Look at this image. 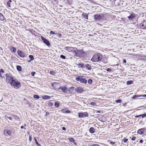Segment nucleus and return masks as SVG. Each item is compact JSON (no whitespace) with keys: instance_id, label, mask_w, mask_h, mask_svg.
I'll return each mask as SVG.
<instances>
[{"instance_id":"f257e3e1","label":"nucleus","mask_w":146,"mask_h":146,"mask_svg":"<svg viewBox=\"0 0 146 146\" xmlns=\"http://www.w3.org/2000/svg\"><path fill=\"white\" fill-rule=\"evenodd\" d=\"M102 56L101 54L98 53L95 54L91 59V60L94 62H99L102 59Z\"/></svg>"},{"instance_id":"f03ea898","label":"nucleus","mask_w":146,"mask_h":146,"mask_svg":"<svg viewBox=\"0 0 146 146\" xmlns=\"http://www.w3.org/2000/svg\"><path fill=\"white\" fill-rule=\"evenodd\" d=\"M11 84L12 86L16 89L19 88L21 86L20 82L16 79L14 80L11 83Z\"/></svg>"},{"instance_id":"7ed1b4c3","label":"nucleus","mask_w":146,"mask_h":146,"mask_svg":"<svg viewBox=\"0 0 146 146\" xmlns=\"http://www.w3.org/2000/svg\"><path fill=\"white\" fill-rule=\"evenodd\" d=\"M76 80L79 81L80 83L82 84H86L87 83V80L86 79V78L84 76H79L76 78Z\"/></svg>"},{"instance_id":"20e7f679","label":"nucleus","mask_w":146,"mask_h":146,"mask_svg":"<svg viewBox=\"0 0 146 146\" xmlns=\"http://www.w3.org/2000/svg\"><path fill=\"white\" fill-rule=\"evenodd\" d=\"M105 17V15L102 14H96L94 16V19L96 21L99 22Z\"/></svg>"},{"instance_id":"39448f33","label":"nucleus","mask_w":146,"mask_h":146,"mask_svg":"<svg viewBox=\"0 0 146 146\" xmlns=\"http://www.w3.org/2000/svg\"><path fill=\"white\" fill-rule=\"evenodd\" d=\"M8 74H7V75ZM6 80L8 82L11 84V83L14 80L13 77L11 76H9V75H7L6 76Z\"/></svg>"},{"instance_id":"423d86ee","label":"nucleus","mask_w":146,"mask_h":146,"mask_svg":"<svg viewBox=\"0 0 146 146\" xmlns=\"http://www.w3.org/2000/svg\"><path fill=\"white\" fill-rule=\"evenodd\" d=\"M78 117L80 118H82L84 116L86 117L88 116V113L87 112L79 113L78 114Z\"/></svg>"},{"instance_id":"0eeeda50","label":"nucleus","mask_w":146,"mask_h":146,"mask_svg":"<svg viewBox=\"0 0 146 146\" xmlns=\"http://www.w3.org/2000/svg\"><path fill=\"white\" fill-rule=\"evenodd\" d=\"M17 54L21 57H24L25 56V54L20 50H18Z\"/></svg>"},{"instance_id":"6e6552de","label":"nucleus","mask_w":146,"mask_h":146,"mask_svg":"<svg viewBox=\"0 0 146 146\" xmlns=\"http://www.w3.org/2000/svg\"><path fill=\"white\" fill-rule=\"evenodd\" d=\"M41 38H42V39L43 41V42L47 46H48L50 45V42L48 40H47L45 38L42 36L41 37Z\"/></svg>"},{"instance_id":"1a4fd4ad","label":"nucleus","mask_w":146,"mask_h":146,"mask_svg":"<svg viewBox=\"0 0 146 146\" xmlns=\"http://www.w3.org/2000/svg\"><path fill=\"white\" fill-rule=\"evenodd\" d=\"M145 130V128L140 129L138 130L137 133L139 134L142 135L143 133Z\"/></svg>"},{"instance_id":"9d476101","label":"nucleus","mask_w":146,"mask_h":146,"mask_svg":"<svg viewBox=\"0 0 146 146\" xmlns=\"http://www.w3.org/2000/svg\"><path fill=\"white\" fill-rule=\"evenodd\" d=\"M76 91L77 92L81 93L83 92V90L82 88H77L75 89Z\"/></svg>"},{"instance_id":"9b49d317","label":"nucleus","mask_w":146,"mask_h":146,"mask_svg":"<svg viewBox=\"0 0 146 146\" xmlns=\"http://www.w3.org/2000/svg\"><path fill=\"white\" fill-rule=\"evenodd\" d=\"M61 89L63 92H66L68 91V89L65 87L62 86L59 88Z\"/></svg>"},{"instance_id":"f8f14e48","label":"nucleus","mask_w":146,"mask_h":146,"mask_svg":"<svg viewBox=\"0 0 146 146\" xmlns=\"http://www.w3.org/2000/svg\"><path fill=\"white\" fill-rule=\"evenodd\" d=\"M141 28L142 29H146V23L142 22L141 24Z\"/></svg>"},{"instance_id":"ddd939ff","label":"nucleus","mask_w":146,"mask_h":146,"mask_svg":"<svg viewBox=\"0 0 146 146\" xmlns=\"http://www.w3.org/2000/svg\"><path fill=\"white\" fill-rule=\"evenodd\" d=\"M80 51L78 50H77L76 49V50L73 52V54L75 56H79V52Z\"/></svg>"},{"instance_id":"4468645a","label":"nucleus","mask_w":146,"mask_h":146,"mask_svg":"<svg viewBox=\"0 0 146 146\" xmlns=\"http://www.w3.org/2000/svg\"><path fill=\"white\" fill-rule=\"evenodd\" d=\"M4 133L5 135H11V133L10 130H7L6 131H4Z\"/></svg>"},{"instance_id":"2eb2a0df","label":"nucleus","mask_w":146,"mask_h":146,"mask_svg":"<svg viewBox=\"0 0 146 146\" xmlns=\"http://www.w3.org/2000/svg\"><path fill=\"white\" fill-rule=\"evenodd\" d=\"M10 49L12 52L14 53L16 52V49L15 47L11 46L10 47Z\"/></svg>"},{"instance_id":"dca6fc26","label":"nucleus","mask_w":146,"mask_h":146,"mask_svg":"<svg viewBox=\"0 0 146 146\" xmlns=\"http://www.w3.org/2000/svg\"><path fill=\"white\" fill-rule=\"evenodd\" d=\"M89 131L91 133H94L95 132V130L93 127H91L89 129Z\"/></svg>"},{"instance_id":"f3484780","label":"nucleus","mask_w":146,"mask_h":146,"mask_svg":"<svg viewBox=\"0 0 146 146\" xmlns=\"http://www.w3.org/2000/svg\"><path fill=\"white\" fill-rule=\"evenodd\" d=\"M135 17V15L133 13L131 14L128 17V18L129 19H132L133 18H134Z\"/></svg>"},{"instance_id":"a211bd4d","label":"nucleus","mask_w":146,"mask_h":146,"mask_svg":"<svg viewBox=\"0 0 146 146\" xmlns=\"http://www.w3.org/2000/svg\"><path fill=\"white\" fill-rule=\"evenodd\" d=\"M82 15L85 19H88V14L86 13H84L82 14Z\"/></svg>"},{"instance_id":"6ab92c4d","label":"nucleus","mask_w":146,"mask_h":146,"mask_svg":"<svg viewBox=\"0 0 146 146\" xmlns=\"http://www.w3.org/2000/svg\"><path fill=\"white\" fill-rule=\"evenodd\" d=\"M86 67L88 69V70H90L91 69V67L90 65L89 64H86L85 65Z\"/></svg>"},{"instance_id":"aec40b11","label":"nucleus","mask_w":146,"mask_h":146,"mask_svg":"<svg viewBox=\"0 0 146 146\" xmlns=\"http://www.w3.org/2000/svg\"><path fill=\"white\" fill-rule=\"evenodd\" d=\"M142 96H141L140 95H134L132 97V99H136L137 98L141 97Z\"/></svg>"},{"instance_id":"412c9836","label":"nucleus","mask_w":146,"mask_h":146,"mask_svg":"<svg viewBox=\"0 0 146 146\" xmlns=\"http://www.w3.org/2000/svg\"><path fill=\"white\" fill-rule=\"evenodd\" d=\"M72 48V47H70L65 46L64 48V49L66 50H71Z\"/></svg>"},{"instance_id":"4be33fe9","label":"nucleus","mask_w":146,"mask_h":146,"mask_svg":"<svg viewBox=\"0 0 146 146\" xmlns=\"http://www.w3.org/2000/svg\"><path fill=\"white\" fill-rule=\"evenodd\" d=\"M58 84L57 83H56V82H54V83H53L52 84V86L54 88H55V87L58 86Z\"/></svg>"},{"instance_id":"5701e85b","label":"nucleus","mask_w":146,"mask_h":146,"mask_svg":"<svg viewBox=\"0 0 146 146\" xmlns=\"http://www.w3.org/2000/svg\"><path fill=\"white\" fill-rule=\"evenodd\" d=\"M51 97L48 96H43V98L44 99H50Z\"/></svg>"},{"instance_id":"b1692460","label":"nucleus","mask_w":146,"mask_h":146,"mask_svg":"<svg viewBox=\"0 0 146 146\" xmlns=\"http://www.w3.org/2000/svg\"><path fill=\"white\" fill-rule=\"evenodd\" d=\"M11 0H9L7 2V5L9 7H11L10 3L12 2Z\"/></svg>"},{"instance_id":"393cba45","label":"nucleus","mask_w":146,"mask_h":146,"mask_svg":"<svg viewBox=\"0 0 146 146\" xmlns=\"http://www.w3.org/2000/svg\"><path fill=\"white\" fill-rule=\"evenodd\" d=\"M59 105V103L58 102H56L54 104V106L55 107L57 108L58 107Z\"/></svg>"},{"instance_id":"a878e982","label":"nucleus","mask_w":146,"mask_h":146,"mask_svg":"<svg viewBox=\"0 0 146 146\" xmlns=\"http://www.w3.org/2000/svg\"><path fill=\"white\" fill-rule=\"evenodd\" d=\"M17 70L19 71H21V67L19 66H17Z\"/></svg>"},{"instance_id":"bb28decb","label":"nucleus","mask_w":146,"mask_h":146,"mask_svg":"<svg viewBox=\"0 0 146 146\" xmlns=\"http://www.w3.org/2000/svg\"><path fill=\"white\" fill-rule=\"evenodd\" d=\"M5 119L7 120V119H9L11 120H12L13 119V117H9L7 116H5Z\"/></svg>"},{"instance_id":"cd10ccee","label":"nucleus","mask_w":146,"mask_h":146,"mask_svg":"<svg viewBox=\"0 0 146 146\" xmlns=\"http://www.w3.org/2000/svg\"><path fill=\"white\" fill-rule=\"evenodd\" d=\"M29 57L30 58L31 60H33L34 59V57L32 55H29Z\"/></svg>"},{"instance_id":"c85d7f7f","label":"nucleus","mask_w":146,"mask_h":146,"mask_svg":"<svg viewBox=\"0 0 146 146\" xmlns=\"http://www.w3.org/2000/svg\"><path fill=\"white\" fill-rule=\"evenodd\" d=\"M92 82H93V81H92V80L91 79H89L88 80V83H89V84H91L92 83Z\"/></svg>"},{"instance_id":"c756f323","label":"nucleus","mask_w":146,"mask_h":146,"mask_svg":"<svg viewBox=\"0 0 146 146\" xmlns=\"http://www.w3.org/2000/svg\"><path fill=\"white\" fill-rule=\"evenodd\" d=\"M34 98L37 99L39 98L40 97L38 96L35 95H34Z\"/></svg>"},{"instance_id":"7c9ffc66","label":"nucleus","mask_w":146,"mask_h":146,"mask_svg":"<svg viewBox=\"0 0 146 146\" xmlns=\"http://www.w3.org/2000/svg\"><path fill=\"white\" fill-rule=\"evenodd\" d=\"M77 65L78 66H80L82 68L83 67H84V65L83 64H77Z\"/></svg>"},{"instance_id":"2f4dec72","label":"nucleus","mask_w":146,"mask_h":146,"mask_svg":"<svg viewBox=\"0 0 146 146\" xmlns=\"http://www.w3.org/2000/svg\"><path fill=\"white\" fill-rule=\"evenodd\" d=\"M4 19V17L3 15L2 16H1L0 17V20L1 21H3Z\"/></svg>"},{"instance_id":"473e14b6","label":"nucleus","mask_w":146,"mask_h":146,"mask_svg":"<svg viewBox=\"0 0 146 146\" xmlns=\"http://www.w3.org/2000/svg\"><path fill=\"white\" fill-rule=\"evenodd\" d=\"M4 19V17L3 15L2 16H1L0 17V20L1 21H3Z\"/></svg>"},{"instance_id":"72a5a7b5","label":"nucleus","mask_w":146,"mask_h":146,"mask_svg":"<svg viewBox=\"0 0 146 146\" xmlns=\"http://www.w3.org/2000/svg\"><path fill=\"white\" fill-rule=\"evenodd\" d=\"M128 139H127L125 138L123 139V142L124 143H125L127 142V141H128Z\"/></svg>"},{"instance_id":"f704fd0d","label":"nucleus","mask_w":146,"mask_h":146,"mask_svg":"<svg viewBox=\"0 0 146 146\" xmlns=\"http://www.w3.org/2000/svg\"><path fill=\"white\" fill-rule=\"evenodd\" d=\"M4 72V70L2 69H1L0 71V76L2 77L1 73H3Z\"/></svg>"},{"instance_id":"c9c22d12","label":"nucleus","mask_w":146,"mask_h":146,"mask_svg":"<svg viewBox=\"0 0 146 146\" xmlns=\"http://www.w3.org/2000/svg\"><path fill=\"white\" fill-rule=\"evenodd\" d=\"M50 34L51 35H54V34H57V33H55L53 31H51L50 32Z\"/></svg>"},{"instance_id":"e433bc0d","label":"nucleus","mask_w":146,"mask_h":146,"mask_svg":"<svg viewBox=\"0 0 146 146\" xmlns=\"http://www.w3.org/2000/svg\"><path fill=\"white\" fill-rule=\"evenodd\" d=\"M90 104L94 106L96 105V103L95 102H92L90 103Z\"/></svg>"},{"instance_id":"4c0bfd02","label":"nucleus","mask_w":146,"mask_h":146,"mask_svg":"<svg viewBox=\"0 0 146 146\" xmlns=\"http://www.w3.org/2000/svg\"><path fill=\"white\" fill-rule=\"evenodd\" d=\"M115 102L116 103H121V101L120 100H115Z\"/></svg>"},{"instance_id":"58836bf2","label":"nucleus","mask_w":146,"mask_h":146,"mask_svg":"<svg viewBox=\"0 0 146 146\" xmlns=\"http://www.w3.org/2000/svg\"><path fill=\"white\" fill-rule=\"evenodd\" d=\"M50 74L52 75H54L55 74V72L52 71H50Z\"/></svg>"},{"instance_id":"ea45409f","label":"nucleus","mask_w":146,"mask_h":146,"mask_svg":"<svg viewBox=\"0 0 146 146\" xmlns=\"http://www.w3.org/2000/svg\"><path fill=\"white\" fill-rule=\"evenodd\" d=\"M60 57L63 59H65L66 58V57L63 55H61L60 56Z\"/></svg>"},{"instance_id":"a19ab883","label":"nucleus","mask_w":146,"mask_h":146,"mask_svg":"<svg viewBox=\"0 0 146 146\" xmlns=\"http://www.w3.org/2000/svg\"><path fill=\"white\" fill-rule=\"evenodd\" d=\"M35 141H36V144L38 145L39 146H41L40 144H39L38 142L37 141L36 139H35Z\"/></svg>"},{"instance_id":"79ce46f5","label":"nucleus","mask_w":146,"mask_h":146,"mask_svg":"<svg viewBox=\"0 0 146 146\" xmlns=\"http://www.w3.org/2000/svg\"><path fill=\"white\" fill-rule=\"evenodd\" d=\"M65 112V113H70V111L69 110H67Z\"/></svg>"},{"instance_id":"37998d69","label":"nucleus","mask_w":146,"mask_h":146,"mask_svg":"<svg viewBox=\"0 0 146 146\" xmlns=\"http://www.w3.org/2000/svg\"><path fill=\"white\" fill-rule=\"evenodd\" d=\"M146 116V113H145L142 114V118H143Z\"/></svg>"},{"instance_id":"c03bdc74","label":"nucleus","mask_w":146,"mask_h":146,"mask_svg":"<svg viewBox=\"0 0 146 146\" xmlns=\"http://www.w3.org/2000/svg\"><path fill=\"white\" fill-rule=\"evenodd\" d=\"M136 139V137L135 136L131 138V140L132 141L135 140Z\"/></svg>"},{"instance_id":"a18cd8bd","label":"nucleus","mask_w":146,"mask_h":146,"mask_svg":"<svg viewBox=\"0 0 146 146\" xmlns=\"http://www.w3.org/2000/svg\"><path fill=\"white\" fill-rule=\"evenodd\" d=\"M92 146H100L99 145L96 144H93Z\"/></svg>"},{"instance_id":"49530a36","label":"nucleus","mask_w":146,"mask_h":146,"mask_svg":"<svg viewBox=\"0 0 146 146\" xmlns=\"http://www.w3.org/2000/svg\"><path fill=\"white\" fill-rule=\"evenodd\" d=\"M65 110L64 109H63L62 110H61V111L62 112V113H65Z\"/></svg>"},{"instance_id":"de8ad7c7","label":"nucleus","mask_w":146,"mask_h":146,"mask_svg":"<svg viewBox=\"0 0 146 146\" xmlns=\"http://www.w3.org/2000/svg\"><path fill=\"white\" fill-rule=\"evenodd\" d=\"M35 73V72H32L31 73V75L33 76H34Z\"/></svg>"},{"instance_id":"09e8293b","label":"nucleus","mask_w":146,"mask_h":146,"mask_svg":"<svg viewBox=\"0 0 146 146\" xmlns=\"http://www.w3.org/2000/svg\"><path fill=\"white\" fill-rule=\"evenodd\" d=\"M107 71L111 72V70L110 68H108L107 70Z\"/></svg>"},{"instance_id":"8fccbe9b","label":"nucleus","mask_w":146,"mask_h":146,"mask_svg":"<svg viewBox=\"0 0 146 146\" xmlns=\"http://www.w3.org/2000/svg\"><path fill=\"white\" fill-rule=\"evenodd\" d=\"M13 117H14L15 118V119H18V117L17 116V115H14L13 116Z\"/></svg>"},{"instance_id":"3c124183","label":"nucleus","mask_w":146,"mask_h":146,"mask_svg":"<svg viewBox=\"0 0 146 146\" xmlns=\"http://www.w3.org/2000/svg\"><path fill=\"white\" fill-rule=\"evenodd\" d=\"M74 87H72L70 88V89L72 91H73L74 90Z\"/></svg>"},{"instance_id":"603ef678","label":"nucleus","mask_w":146,"mask_h":146,"mask_svg":"<svg viewBox=\"0 0 146 146\" xmlns=\"http://www.w3.org/2000/svg\"><path fill=\"white\" fill-rule=\"evenodd\" d=\"M110 144H111V145H114V144L115 143V142L111 141V142H110Z\"/></svg>"},{"instance_id":"864d4df0","label":"nucleus","mask_w":146,"mask_h":146,"mask_svg":"<svg viewBox=\"0 0 146 146\" xmlns=\"http://www.w3.org/2000/svg\"><path fill=\"white\" fill-rule=\"evenodd\" d=\"M57 35H58L59 37H61L62 36V34H59V33H57Z\"/></svg>"},{"instance_id":"5fc2aeb1","label":"nucleus","mask_w":146,"mask_h":146,"mask_svg":"<svg viewBox=\"0 0 146 146\" xmlns=\"http://www.w3.org/2000/svg\"><path fill=\"white\" fill-rule=\"evenodd\" d=\"M49 106H52L53 105V104L52 103H49Z\"/></svg>"},{"instance_id":"6e6d98bb","label":"nucleus","mask_w":146,"mask_h":146,"mask_svg":"<svg viewBox=\"0 0 146 146\" xmlns=\"http://www.w3.org/2000/svg\"><path fill=\"white\" fill-rule=\"evenodd\" d=\"M141 95V96H142L141 97H146V94H145V95Z\"/></svg>"},{"instance_id":"4d7b16f0","label":"nucleus","mask_w":146,"mask_h":146,"mask_svg":"<svg viewBox=\"0 0 146 146\" xmlns=\"http://www.w3.org/2000/svg\"><path fill=\"white\" fill-rule=\"evenodd\" d=\"M21 129H24L25 130L26 129V128L24 127V126H21Z\"/></svg>"},{"instance_id":"13d9d810","label":"nucleus","mask_w":146,"mask_h":146,"mask_svg":"<svg viewBox=\"0 0 146 146\" xmlns=\"http://www.w3.org/2000/svg\"><path fill=\"white\" fill-rule=\"evenodd\" d=\"M140 143H142L143 142V140H140L139 141Z\"/></svg>"},{"instance_id":"bf43d9fd","label":"nucleus","mask_w":146,"mask_h":146,"mask_svg":"<svg viewBox=\"0 0 146 146\" xmlns=\"http://www.w3.org/2000/svg\"><path fill=\"white\" fill-rule=\"evenodd\" d=\"M62 129L64 131L66 130V129L64 127H62Z\"/></svg>"},{"instance_id":"052dcab7","label":"nucleus","mask_w":146,"mask_h":146,"mask_svg":"<svg viewBox=\"0 0 146 146\" xmlns=\"http://www.w3.org/2000/svg\"><path fill=\"white\" fill-rule=\"evenodd\" d=\"M126 60H125V59H124L123 60V62L124 63H126Z\"/></svg>"},{"instance_id":"680f3d73","label":"nucleus","mask_w":146,"mask_h":146,"mask_svg":"<svg viewBox=\"0 0 146 146\" xmlns=\"http://www.w3.org/2000/svg\"><path fill=\"white\" fill-rule=\"evenodd\" d=\"M127 84H131V83L129 81L127 82Z\"/></svg>"},{"instance_id":"e2e57ef3","label":"nucleus","mask_w":146,"mask_h":146,"mask_svg":"<svg viewBox=\"0 0 146 146\" xmlns=\"http://www.w3.org/2000/svg\"><path fill=\"white\" fill-rule=\"evenodd\" d=\"M140 117V116L139 115H136L135 116V117Z\"/></svg>"},{"instance_id":"0e129e2a","label":"nucleus","mask_w":146,"mask_h":146,"mask_svg":"<svg viewBox=\"0 0 146 146\" xmlns=\"http://www.w3.org/2000/svg\"><path fill=\"white\" fill-rule=\"evenodd\" d=\"M71 139L72 140V141H75L74 139L73 138H71Z\"/></svg>"},{"instance_id":"69168bd1","label":"nucleus","mask_w":146,"mask_h":146,"mask_svg":"<svg viewBox=\"0 0 146 146\" xmlns=\"http://www.w3.org/2000/svg\"><path fill=\"white\" fill-rule=\"evenodd\" d=\"M49 114V113L48 112H46V115H48Z\"/></svg>"},{"instance_id":"338daca9","label":"nucleus","mask_w":146,"mask_h":146,"mask_svg":"<svg viewBox=\"0 0 146 146\" xmlns=\"http://www.w3.org/2000/svg\"><path fill=\"white\" fill-rule=\"evenodd\" d=\"M2 15H3L2 14H1V13H0V17L1 16H2Z\"/></svg>"},{"instance_id":"774afa93","label":"nucleus","mask_w":146,"mask_h":146,"mask_svg":"<svg viewBox=\"0 0 146 146\" xmlns=\"http://www.w3.org/2000/svg\"><path fill=\"white\" fill-rule=\"evenodd\" d=\"M31 61H32V60H29V61H28V62H30Z\"/></svg>"}]
</instances>
